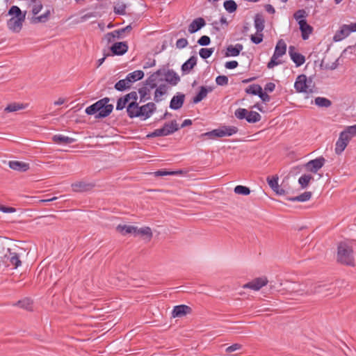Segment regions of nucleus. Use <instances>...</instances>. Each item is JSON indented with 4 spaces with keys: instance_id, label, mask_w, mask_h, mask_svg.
Masks as SVG:
<instances>
[{
    "instance_id": "nucleus-32",
    "label": "nucleus",
    "mask_w": 356,
    "mask_h": 356,
    "mask_svg": "<svg viewBox=\"0 0 356 356\" xmlns=\"http://www.w3.org/2000/svg\"><path fill=\"white\" fill-rule=\"evenodd\" d=\"M52 141L56 144H71L76 141L73 138L57 134L52 136Z\"/></svg>"
},
{
    "instance_id": "nucleus-2",
    "label": "nucleus",
    "mask_w": 356,
    "mask_h": 356,
    "mask_svg": "<svg viewBox=\"0 0 356 356\" xmlns=\"http://www.w3.org/2000/svg\"><path fill=\"white\" fill-rule=\"evenodd\" d=\"M8 15L12 17L7 21L8 29L13 33H19L26 19V11H22L18 6H12L8 11Z\"/></svg>"
},
{
    "instance_id": "nucleus-40",
    "label": "nucleus",
    "mask_w": 356,
    "mask_h": 356,
    "mask_svg": "<svg viewBox=\"0 0 356 356\" xmlns=\"http://www.w3.org/2000/svg\"><path fill=\"white\" fill-rule=\"evenodd\" d=\"M308 16L307 13L305 9H299L296 10L293 14V18L298 22V25L301 24V22H307L306 17Z\"/></svg>"
},
{
    "instance_id": "nucleus-53",
    "label": "nucleus",
    "mask_w": 356,
    "mask_h": 356,
    "mask_svg": "<svg viewBox=\"0 0 356 356\" xmlns=\"http://www.w3.org/2000/svg\"><path fill=\"white\" fill-rule=\"evenodd\" d=\"M280 58L277 55L274 54L270 58L269 62L267 63V67L268 69L273 68L275 66H277L280 64H281V61L277 60V58Z\"/></svg>"
},
{
    "instance_id": "nucleus-21",
    "label": "nucleus",
    "mask_w": 356,
    "mask_h": 356,
    "mask_svg": "<svg viewBox=\"0 0 356 356\" xmlns=\"http://www.w3.org/2000/svg\"><path fill=\"white\" fill-rule=\"evenodd\" d=\"M10 168L19 172H26L29 168V163L19 161H10L8 162Z\"/></svg>"
},
{
    "instance_id": "nucleus-11",
    "label": "nucleus",
    "mask_w": 356,
    "mask_h": 356,
    "mask_svg": "<svg viewBox=\"0 0 356 356\" xmlns=\"http://www.w3.org/2000/svg\"><path fill=\"white\" fill-rule=\"evenodd\" d=\"M111 54L112 56H122L125 54L128 49L129 45L127 42H114L110 47Z\"/></svg>"
},
{
    "instance_id": "nucleus-62",
    "label": "nucleus",
    "mask_w": 356,
    "mask_h": 356,
    "mask_svg": "<svg viewBox=\"0 0 356 356\" xmlns=\"http://www.w3.org/2000/svg\"><path fill=\"white\" fill-rule=\"evenodd\" d=\"M0 211L3 213H14L16 211V209L12 207L0 204Z\"/></svg>"
},
{
    "instance_id": "nucleus-42",
    "label": "nucleus",
    "mask_w": 356,
    "mask_h": 356,
    "mask_svg": "<svg viewBox=\"0 0 356 356\" xmlns=\"http://www.w3.org/2000/svg\"><path fill=\"white\" fill-rule=\"evenodd\" d=\"M315 104L320 108H328L332 105V102L329 99L323 97L315 98Z\"/></svg>"
},
{
    "instance_id": "nucleus-22",
    "label": "nucleus",
    "mask_w": 356,
    "mask_h": 356,
    "mask_svg": "<svg viewBox=\"0 0 356 356\" xmlns=\"http://www.w3.org/2000/svg\"><path fill=\"white\" fill-rule=\"evenodd\" d=\"M299 29L301 33L302 40H306L309 38V35L313 33L314 28L307 22H301L299 24Z\"/></svg>"
},
{
    "instance_id": "nucleus-20",
    "label": "nucleus",
    "mask_w": 356,
    "mask_h": 356,
    "mask_svg": "<svg viewBox=\"0 0 356 356\" xmlns=\"http://www.w3.org/2000/svg\"><path fill=\"white\" fill-rule=\"evenodd\" d=\"M197 58L195 56H191L181 67L183 74H188L197 65Z\"/></svg>"
},
{
    "instance_id": "nucleus-8",
    "label": "nucleus",
    "mask_w": 356,
    "mask_h": 356,
    "mask_svg": "<svg viewBox=\"0 0 356 356\" xmlns=\"http://www.w3.org/2000/svg\"><path fill=\"white\" fill-rule=\"evenodd\" d=\"M132 29V25L131 24H130L124 28L115 30L112 32L107 33L106 34H105L104 38L106 40L107 43L109 44L113 42L115 38H123L124 37V34H129Z\"/></svg>"
},
{
    "instance_id": "nucleus-4",
    "label": "nucleus",
    "mask_w": 356,
    "mask_h": 356,
    "mask_svg": "<svg viewBox=\"0 0 356 356\" xmlns=\"http://www.w3.org/2000/svg\"><path fill=\"white\" fill-rule=\"evenodd\" d=\"M145 73L143 70H138L129 73L126 78L119 80L114 85V88L119 92H124L129 90L132 84L143 79Z\"/></svg>"
},
{
    "instance_id": "nucleus-30",
    "label": "nucleus",
    "mask_w": 356,
    "mask_h": 356,
    "mask_svg": "<svg viewBox=\"0 0 356 356\" xmlns=\"http://www.w3.org/2000/svg\"><path fill=\"white\" fill-rule=\"evenodd\" d=\"M220 138L231 136L238 131V129L234 126H221L220 128Z\"/></svg>"
},
{
    "instance_id": "nucleus-5",
    "label": "nucleus",
    "mask_w": 356,
    "mask_h": 356,
    "mask_svg": "<svg viewBox=\"0 0 356 356\" xmlns=\"http://www.w3.org/2000/svg\"><path fill=\"white\" fill-rule=\"evenodd\" d=\"M156 110V104L153 102H149L146 104L135 106L134 109L127 111V115L133 119L135 118H141L146 120L153 114Z\"/></svg>"
},
{
    "instance_id": "nucleus-24",
    "label": "nucleus",
    "mask_w": 356,
    "mask_h": 356,
    "mask_svg": "<svg viewBox=\"0 0 356 356\" xmlns=\"http://www.w3.org/2000/svg\"><path fill=\"white\" fill-rule=\"evenodd\" d=\"M243 46L242 44L237 43L235 45H228L225 53L226 57L237 56L242 51Z\"/></svg>"
},
{
    "instance_id": "nucleus-44",
    "label": "nucleus",
    "mask_w": 356,
    "mask_h": 356,
    "mask_svg": "<svg viewBox=\"0 0 356 356\" xmlns=\"http://www.w3.org/2000/svg\"><path fill=\"white\" fill-rule=\"evenodd\" d=\"M314 179L312 175L305 174L302 175L298 179V184L300 185L302 188H306L311 180Z\"/></svg>"
},
{
    "instance_id": "nucleus-45",
    "label": "nucleus",
    "mask_w": 356,
    "mask_h": 356,
    "mask_svg": "<svg viewBox=\"0 0 356 356\" xmlns=\"http://www.w3.org/2000/svg\"><path fill=\"white\" fill-rule=\"evenodd\" d=\"M223 6L226 11L229 13L236 11L238 6L234 0H226L223 3Z\"/></svg>"
},
{
    "instance_id": "nucleus-29",
    "label": "nucleus",
    "mask_w": 356,
    "mask_h": 356,
    "mask_svg": "<svg viewBox=\"0 0 356 356\" xmlns=\"http://www.w3.org/2000/svg\"><path fill=\"white\" fill-rule=\"evenodd\" d=\"M350 33L348 30L346 24L342 25L339 29L336 32L333 37L334 42H339L349 35Z\"/></svg>"
},
{
    "instance_id": "nucleus-48",
    "label": "nucleus",
    "mask_w": 356,
    "mask_h": 356,
    "mask_svg": "<svg viewBox=\"0 0 356 356\" xmlns=\"http://www.w3.org/2000/svg\"><path fill=\"white\" fill-rule=\"evenodd\" d=\"M129 102L128 101L127 98L126 97L125 95L119 97L117 100L116 104V110L117 111H122L124 108H127V106Z\"/></svg>"
},
{
    "instance_id": "nucleus-25",
    "label": "nucleus",
    "mask_w": 356,
    "mask_h": 356,
    "mask_svg": "<svg viewBox=\"0 0 356 356\" xmlns=\"http://www.w3.org/2000/svg\"><path fill=\"white\" fill-rule=\"evenodd\" d=\"M129 103L127 106V112L134 109L135 106H138L140 102H138V93L136 91H131L129 93L125 95Z\"/></svg>"
},
{
    "instance_id": "nucleus-33",
    "label": "nucleus",
    "mask_w": 356,
    "mask_h": 356,
    "mask_svg": "<svg viewBox=\"0 0 356 356\" xmlns=\"http://www.w3.org/2000/svg\"><path fill=\"white\" fill-rule=\"evenodd\" d=\"M312 193L305 191L303 193L295 197H286V200L291 202H306L311 199Z\"/></svg>"
},
{
    "instance_id": "nucleus-28",
    "label": "nucleus",
    "mask_w": 356,
    "mask_h": 356,
    "mask_svg": "<svg viewBox=\"0 0 356 356\" xmlns=\"http://www.w3.org/2000/svg\"><path fill=\"white\" fill-rule=\"evenodd\" d=\"M254 25L257 32H263L265 28V19L263 14L257 13L254 17Z\"/></svg>"
},
{
    "instance_id": "nucleus-63",
    "label": "nucleus",
    "mask_w": 356,
    "mask_h": 356,
    "mask_svg": "<svg viewBox=\"0 0 356 356\" xmlns=\"http://www.w3.org/2000/svg\"><path fill=\"white\" fill-rule=\"evenodd\" d=\"M241 347L242 346L239 343H234L226 348V352L227 353H230L235 350L241 349Z\"/></svg>"
},
{
    "instance_id": "nucleus-27",
    "label": "nucleus",
    "mask_w": 356,
    "mask_h": 356,
    "mask_svg": "<svg viewBox=\"0 0 356 356\" xmlns=\"http://www.w3.org/2000/svg\"><path fill=\"white\" fill-rule=\"evenodd\" d=\"M7 252L9 253V255L7 254H5L4 258H7L10 261V264L14 266V268H17L20 266L22 261L19 259V254L17 252H12L10 248H8Z\"/></svg>"
},
{
    "instance_id": "nucleus-41",
    "label": "nucleus",
    "mask_w": 356,
    "mask_h": 356,
    "mask_svg": "<svg viewBox=\"0 0 356 356\" xmlns=\"http://www.w3.org/2000/svg\"><path fill=\"white\" fill-rule=\"evenodd\" d=\"M262 90V87L259 84H252L250 85L245 89V93L248 95H257L259 96L261 91Z\"/></svg>"
},
{
    "instance_id": "nucleus-57",
    "label": "nucleus",
    "mask_w": 356,
    "mask_h": 356,
    "mask_svg": "<svg viewBox=\"0 0 356 356\" xmlns=\"http://www.w3.org/2000/svg\"><path fill=\"white\" fill-rule=\"evenodd\" d=\"M126 8H127L126 4L122 3V4L119 5L118 6H115L113 11L117 15H124L126 14V11H125Z\"/></svg>"
},
{
    "instance_id": "nucleus-26",
    "label": "nucleus",
    "mask_w": 356,
    "mask_h": 356,
    "mask_svg": "<svg viewBox=\"0 0 356 356\" xmlns=\"http://www.w3.org/2000/svg\"><path fill=\"white\" fill-rule=\"evenodd\" d=\"M164 80L171 86H176L180 81V77L173 70H168Z\"/></svg>"
},
{
    "instance_id": "nucleus-46",
    "label": "nucleus",
    "mask_w": 356,
    "mask_h": 356,
    "mask_svg": "<svg viewBox=\"0 0 356 356\" xmlns=\"http://www.w3.org/2000/svg\"><path fill=\"white\" fill-rule=\"evenodd\" d=\"M149 89L150 88H147V87H142L138 89L140 102H143L150 99Z\"/></svg>"
},
{
    "instance_id": "nucleus-49",
    "label": "nucleus",
    "mask_w": 356,
    "mask_h": 356,
    "mask_svg": "<svg viewBox=\"0 0 356 356\" xmlns=\"http://www.w3.org/2000/svg\"><path fill=\"white\" fill-rule=\"evenodd\" d=\"M234 191L236 194L242 195H248L251 192L249 187L242 185L235 186Z\"/></svg>"
},
{
    "instance_id": "nucleus-37",
    "label": "nucleus",
    "mask_w": 356,
    "mask_h": 356,
    "mask_svg": "<svg viewBox=\"0 0 356 356\" xmlns=\"http://www.w3.org/2000/svg\"><path fill=\"white\" fill-rule=\"evenodd\" d=\"M167 92V87L165 84H161L159 87L156 86L155 92L154 100L159 103L161 101L160 97L164 95Z\"/></svg>"
},
{
    "instance_id": "nucleus-34",
    "label": "nucleus",
    "mask_w": 356,
    "mask_h": 356,
    "mask_svg": "<svg viewBox=\"0 0 356 356\" xmlns=\"http://www.w3.org/2000/svg\"><path fill=\"white\" fill-rule=\"evenodd\" d=\"M14 305L27 311L33 310V300L29 298H25L22 300H18L15 304H14Z\"/></svg>"
},
{
    "instance_id": "nucleus-19",
    "label": "nucleus",
    "mask_w": 356,
    "mask_h": 356,
    "mask_svg": "<svg viewBox=\"0 0 356 356\" xmlns=\"http://www.w3.org/2000/svg\"><path fill=\"white\" fill-rule=\"evenodd\" d=\"M350 141V138L348 136H344L343 134H340L338 140L335 144V153L337 155H340L346 149L348 143Z\"/></svg>"
},
{
    "instance_id": "nucleus-23",
    "label": "nucleus",
    "mask_w": 356,
    "mask_h": 356,
    "mask_svg": "<svg viewBox=\"0 0 356 356\" xmlns=\"http://www.w3.org/2000/svg\"><path fill=\"white\" fill-rule=\"evenodd\" d=\"M161 129H164V136L170 135L177 131L180 127L175 120L165 122Z\"/></svg>"
},
{
    "instance_id": "nucleus-51",
    "label": "nucleus",
    "mask_w": 356,
    "mask_h": 356,
    "mask_svg": "<svg viewBox=\"0 0 356 356\" xmlns=\"http://www.w3.org/2000/svg\"><path fill=\"white\" fill-rule=\"evenodd\" d=\"M264 40V34L262 32H256L255 34L250 35V40L255 44H259L262 42Z\"/></svg>"
},
{
    "instance_id": "nucleus-43",
    "label": "nucleus",
    "mask_w": 356,
    "mask_h": 356,
    "mask_svg": "<svg viewBox=\"0 0 356 356\" xmlns=\"http://www.w3.org/2000/svg\"><path fill=\"white\" fill-rule=\"evenodd\" d=\"M202 139H204L206 137L209 139H216L220 138V129H213L212 131L203 133L199 136Z\"/></svg>"
},
{
    "instance_id": "nucleus-39",
    "label": "nucleus",
    "mask_w": 356,
    "mask_h": 356,
    "mask_svg": "<svg viewBox=\"0 0 356 356\" xmlns=\"http://www.w3.org/2000/svg\"><path fill=\"white\" fill-rule=\"evenodd\" d=\"M50 15V10H47L44 14L40 16L33 17L31 22L33 24L45 23L49 20Z\"/></svg>"
},
{
    "instance_id": "nucleus-15",
    "label": "nucleus",
    "mask_w": 356,
    "mask_h": 356,
    "mask_svg": "<svg viewBox=\"0 0 356 356\" xmlns=\"http://www.w3.org/2000/svg\"><path fill=\"white\" fill-rule=\"evenodd\" d=\"M289 54L291 59L296 64V67H300L303 65L305 62V57L302 54L296 51V47L294 46H289Z\"/></svg>"
},
{
    "instance_id": "nucleus-61",
    "label": "nucleus",
    "mask_w": 356,
    "mask_h": 356,
    "mask_svg": "<svg viewBox=\"0 0 356 356\" xmlns=\"http://www.w3.org/2000/svg\"><path fill=\"white\" fill-rule=\"evenodd\" d=\"M155 177H163L170 175V170H168L166 169H161L155 171L154 172Z\"/></svg>"
},
{
    "instance_id": "nucleus-3",
    "label": "nucleus",
    "mask_w": 356,
    "mask_h": 356,
    "mask_svg": "<svg viewBox=\"0 0 356 356\" xmlns=\"http://www.w3.org/2000/svg\"><path fill=\"white\" fill-rule=\"evenodd\" d=\"M337 261L343 266L354 267L355 266L353 249L345 241H341L337 245Z\"/></svg>"
},
{
    "instance_id": "nucleus-36",
    "label": "nucleus",
    "mask_w": 356,
    "mask_h": 356,
    "mask_svg": "<svg viewBox=\"0 0 356 356\" xmlns=\"http://www.w3.org/2000/svg\"><path fill=\"white\" fill-rule=\"evenodd\" d=\"M286 44L284 42V41L282 39L278 40L275 47L274 54L277 55L279 57H282L286 54Z\"/></svg>"
},
{
    "instance_id": "nucleus-55",
    "label": "nucleus",
    "mask_w": 356,
    "mask_h": 356,
    "mask_svg": "<svg viewBox=\"0 0 356 356\" xmlns=\"http://www.w3.org/2000/svg\"><path fill=\"white\" fill-rule=\"evenodd\" d=\"M228 77L225 75H219L216 78V82L218 86H226L228 84Z\"/></svg>"
},
{
    "instance_id": "nucleus-47",
    "label": "nucleus",
    "mask_w": 356,
    "mask_h": 356,
    "mask_svg": "<svg viewBox=\"0 0 356 356\" xmlns=\"http://www.w3.org/2000/svg\"><path fill=\"white\" fill-rule=\"evenodd\" d=\"M340 134H343V136L350 138V140L353 137L356 136V124L346 127Z\"/></svg>"
},
{
    "instance_id": "nucleus-7",
    "label": "nucleus",
    "mask_w": 356,
    "mask_h": 356,
    "mask_svg": "<svg viewBox=\"0 0 356 356\" xmlns=\"http://www.w3.org/2000/svg\"><path fill=\"white\" fill-rule=\"evenodd\" d=\"M312 78L309 77V80L305 74H302L298 76L294 83V88L297 92L311 94L314 92L312 88H309L308 83H311Z\"/></svg>"
},
{
    "instance_id": "nucleus-14",
    "label": "nucleus",
    "mask_w": 356,
    "mask_h": 356,
    "mask_svg": "<svg viewBox=\"0 0 356 356\" xmlns=\"http://www.w3.org/2000/svg\"><path fill=\"white\" fill-rule=\"evenodd\" d=\"M95 186V184L83 181H76L71 185L72 191L76 193L88 192L91 191Z\"/></svg>"
},
{
    "instance_id": "nucleus-17",
    "label": "nucleus",
    "mask_w": 356,
    "mask_h": 356,
    "mask_svg": "<svg viewBox=\"0 0 356 356\" xmlns=\"http://www.w3.org/2000/svg\"><path fill=\"white\" fill-rule=\"evenodd\" d=\"M206 24L207 22L203 17H197L194 19L192 21V22L188 25V31L191 34L195 33L201 30L203 27H204Z\"/></svg>"
},
{
    "instance_id": "nucleus-9",
    "label": "nucleus",
    "mask_w": 356,
    "mask_h": 356,
    "mask_svg": "<svg viewBox=\"0 0 356 356\" xmlns=\"http://www.w3.org/2000/svg\"><path fill=\"white\" fill-rule=\"evenodd\" d=\"M266 181L270 188L278 195H284L287 191L284 188V181L281 186L278 184V177L277 175L266 178Z\"/></svg>"
},
{
    "instance_id": "nucleus-10",
    "label": "nucleus",
    "mask_w": 356,
    "mask_h": 356,
    "mask_svg": "<svg viewBox=\"0 0 356 356\" xmlns=\"http://www.w3.org/2000/svg\"><path fill=\"white\" fill-rule=\"evenodd\" d=\"M325 159L319 156L315 159L310 160L305 164L306 170L312 173H316L325 164Z\"/></svg>"
},
{
    "instance_id": "nucleus-12",
    "label": "nucleus",
    "mask_w": 356,
    "mask_h": 356,
    "mask_svg": "<svg viewBox=\"0 0 356 356\" xmlns=\"http://www.w3.org/2000/svg\"><path fill=\"white\" fill-rule=\"evenodd\" d=\"M268 282L266 277H259L252 280L243 285L244 289H250L254 291H259Z\"/></svg>"
},
{
    "instance_id": "nucleus-60",
    "label": "nucleus",
    "mask_w": 356,
    "mask_h": 356,
    "mask_svg": "<svg viewBox=\"0 0 356 356\" xmlns=\"http://www.w3.org/2000/svg\"><path fill=\"white\" fill-rule=\"evenodd\" d=\"M262 101L263 103H268L270 100V95H268V92H264L263 90L261 91L259 95L258 96Z\"/></svg>"
},
{
    "instance_id": "nucleus-13",
    "label": "nucleus",
    "mask_w": 356,
    "mask_h": 356,
    "mask_svg": "<svg viewBox=\"0 0 356 356\" xmlns=\"http://www.w3.org/2000/svg\"><path fill=\"white\" fill-rule=\"evenodd\" d=\"M213 90V86H200L198 88V91L196 92L195 95L192 98L191 103L193 104H197L200 103L204 98H206L208 93L212 92Z\"/></svg>"
},
{
    "instance_id": "nucleus-18",
    "label": "nucleus",
    "mask_w": 356,
    "mask_h": 356,
    "mask_svg": "<svg viewBox=\"0 0 356 356\" xmlns=\"http://www.w3.org/2000/svg\"><path fill=\"white\" fill-rule=\"evenodd\" d=\"M191 312L192 309L189 306L186 305H179L173 307L172 316L173 318H180L188 314H191Z\"/></svg>"
},
{
    "instance_id": "nucleus-64",
    "label": "nucleus",
    "mask_w": 356,
    "mask_h": 356,
    "mask_svg": "<svg viewBox=\"0 0 356 356\" xmlns=\"http://www.w3.org/2000/svg\"><path fill=\"white\" fill-rule=\"evenodd\" d=\"M238 63L236 60L227 61L225 64V68L229 69V70L235 69L236 67H238Z\"/></svg>"
},
{
    "instance_id": "nucleus-35",
    "label": "nucleus",
    "mask_w": 356,
    "mask_h": 356,
    "mask_svg": "<svg viewBox=\"0 0 356 356\" xmlns=\"http://www.w3.org/2000/svg\"><path fill=\"white\" fill-rule=\"evenodd\" d=\"M138 235L145 236L148 241H150L153 236L152 229L149 227H144L140 229L136 227L134 236Z\"/></svg>"
},
{
    "instance_id": "nucleus-38",
    "label": "nucleus",
    "mask_w": 356,
    "mask_h": 356,
    "mask_svg": "<svg viewBox=\"0 0 356 356\" xmlns=\"http://www.w3.org/2000/svg\"><path fill=\"white\" fill-rule=\"evenodd\" d=\"M26 106L27 104L13 102L8 104V106L4 109V111L6 113L15 112L26 108Z\"/></svg>"
},
{
    "instance_id": "nucleus-58",
    "label": "nucleus",
    "mask_w": 356,
    "mask_h": 356,
    "mask_svg": "<svg viewBox=\"0 0 356 356\" xmlns=\"http://www.w3.org/2000/svg\"><path fill=\"white\" fill-rule=\"evenodd\" d=\"M42 4L41 1H37L36 4H34L33 8H32V14L33 15V17H36V15L41 11L42 9Z\"/></svg>"
},
{
    "instance_id": "nucleus-31",
    "label": "nucleus",
    "mask_w": 356,
    "mask_h": 356,
    "mask_svg": "<svg viewBox=\"0 0 356 356\" xmlns=\"http://www.w3.org/2000/svg\"><path fill=\"white\" fill-rule=\"evenodd\" d=\"M116 231L120 233L122 236H126L129 234L134 235L135 232L136 231V227L134 225H118L116 227Z\"/></svg>"
},
{
    "instance_id": "nucleus-59",
    "label": "nucleus",
    "mask_w": 356,
    "mask_h": 356,
    "mask_svg": "<svg viewBox=\"0 0 356 356\" xmlns=\"http://www.w3.org/2000/svg\"><path fill=\"white\" fill-rule=\"evenodd\" d=\"M188 44V40L186 38L178 39L176 42V47L177 49H184Z\"/></svg>"
},
{
    "instance_id": "nucleus-50",
    "label": "nucleus",
    "mask_w": 356,
    "mask_h": 356,
    "mask_svg": "<svg viewBox=\"0 0 356 356\" xmlns=\"http://www.w3.org/2000/svg\"><path fill=\"white\" fill-rule=\"evenodd\" d=\"M214 51V48H202L199 51V54L202 59L209 58Z\"/></svg>"
},
{
    "instance_id": "nucleus-52",
    "label": "nucleus",
    "mask_w": 356,
    "mask_h": 356,
    "mask_svg": "<svg viewBox=\"0 0 356 356\" xmlns=\"http://www.w3.org/2000/svg\"><path fill=\"white\" fill-rule=\"evenodd\" d=\"M157 79L155 76L152 74L145 81V85L149 86L150 89H154L156 88L157 84L156 83V81Z\"/></svg>"
},
{
    "instance_id": "nucleus-56",
    "label": "nucleus",
    "mask_w": 356,
    "mask_h": 356,
    "mask_svg": "<svg viewBox=\"0 0 356 356\" xmlns=\"http://www.w3.org/2000/svg\"><path fill=\"white\" fill-rule=\"evenodd\" d=\"M197 42L201 46H208L211 43V39L207 35H202L197 40Z\"/></svg>"
},
{
    "instance_id": "nucleus-6",
    "label": "nucleus",
    "mask_w": 356,
    "mask_h": 356,
    "mask_svg": "<svg viewBox=\"0 0 356 356\" xmlns=\"http://www.w3.org/2000/svg\"><path fill=\"white\" fill-rule=\"evenodd\" d=\"M235 117L238 120H245L248 123L254 124L259 122L261 115L253 111H249L246 108H238L234 111Z\"/></svg>"
},
{
    "instance_id": "nucleus-1",
    "label": "nucleus",
    "mask_w": 356,
    "mask_h": 356,
    "mask_svg": "<svg viewBox=\"0 0 356 356\" xmlns=\"http://www.w3.org/2000/svg\"><path fill=\"white\" fill-rule=\"evenodd\" d=\"M109 102V97H104L88 106L85 112L88 115H95V119L106 118L113 110V105L108 104Z\"/></svg>"
},
{
    "instance_id": "nucleus-16",
    "label": "nucleus",
    "mask_w": 356,
    "mask_h": 356,
    "mask_svg": "<svg viewBox=\"0 0 356 356\" xmlns=\"http://www.w3.org/2000/svg\"><path fill=\"white\" fill-rule=\"evenodd\" d=\"M185 97L186 96L184 93L177 92L172 97L169 107L175 111L180 109L184 105Z\"/></svg>"
},
{
    "instance_id": "nucleus-54",
    "label": "nucleus",
    "mask_w": 356,
    "mask_h": 356,
    "mask_svg": "<svg viewBox=\"0 0 356 356\" xmlns=\"http://www.w3.org/2000/svg\"><path fill=\"white\" fill-rule=\"evenodd\" d=\"M164 129H157L154 131L149 133L147 136V138H152L156 137L164 136Z\"/></svg>"
}]
</instances>
